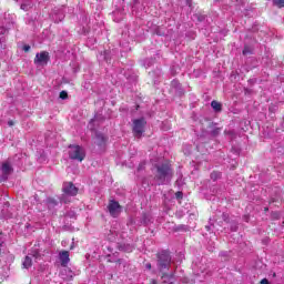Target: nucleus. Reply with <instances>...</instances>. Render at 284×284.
<instances>
[{
	"instance_id": "obj_1",
	"label": "nucleus",
	"mask_w": 284,
	"mask_h": 284,
	"mask_svg": "<svg viewBox=\"0 0 284 284\" xmlns=\"http://www.w3.org/2000/svg\"><path fill=\"white\" fill-rule=\"evenodd\" d=\"M156 258L160 272H165V270H170L172 266V256L170 255V251H161L160 253H156Z\"/></svg>"
},
{
	"instance_id": "obj_2",
	"label": "nucleus",
	"mask_w": 284,
	"mask_h": 284,
	"mask_svg": "<svg viewBox=\"0 0 284 284\" xmlns=\"http://www.w3.org/2000/svg\"><path fill=\"white\" fill-rule=\"evenodd\" d=\"M155 169H156L155 179L158 181H161V183L165 182V179H168V176H172L173 174L171 163L158 164L155 165Z\"/></svg>"
},
{
	"instance_id": "obj_3",
	"label": "nucleus",
	"mask_w": 284,
	"mask_h": 284,
	"mask_svg": "<svg viewBox=\"0 0 284 284\" xmlns=\"http://www.w3.org/2000/svg\"><path fill=\"white\" fill-rule=\"evenodd\" d=\"M69 159H71V161H79L82 163L85 160V151L79 144H70Z\"/></svg>"
},
{
	"instance_id": "obj_4",
	"label": "nucleus",
	"mask_w": 284,
	"mask_h": 284,
	"mask_svg": "<svg viewBox=\"0 0 284 284\" xmlns=\"http://www.w3.org/2000/svg\"><path fill=\"white\" fill-rule=\"evenodd\" d=\"M145 125H148V121H145V118L133 120V136H135L136 139H141L143 136V133L145 132Z\"/></svg>"
},
{
	"instance_id": "obj_5",
	"label": "nucleus",
	"mask_w": 284,
	"mask_h": 284,
	"mask_svg": "<svg viewBox=\"0 0 284 284\" xmlns=\"http://www.w3.org/2000/svg\"><path fill=\"white\" fill-rule=\"evenodd\" d=\"M50 61V53L48 51H41L40 53L36 54L33 63L36 65H48Z\"/></svg>"
},
{
	"instance_id": "obj_6",
	"label": "nucleus",
	"mask_w": 284,
	"mask_h": 284,
	"mask_svg": "<svg viewBox=\"0 0 284 284\" xmlns=\"http://www.w3.org/2000/svg\"><path fill=\"white\" fill-rule=\"evenodd\" d=\"M62 192L67 196H77L79 194V189L74 186V183L65 182L63 184Z\"/></svg>"
},
{
	"instance_id": "obj_7",
	"label": "nucleus",
	"mask_w": 284,
	"mask_h": 284,
	"mask_svg": "<svg viewBox=\"0 0 284 284\" xmlns=\"http://www.w3.org/2000/svg\"><path fill=\"white\" fill-rule=\"evenodd\" d=\"M108 210H109V214L113 216V219H116V216L121 214V204H119L118 201L110 200Z\"/></svg>"
},
{
	"instance_id": "obj_8",
	"label": "nucleus",
	"mask_w": 284,
	"mask_h": 284,
	"mask_svg": "<svg viewBox=\"0 0 284 284\" xmlns=\"http://www.w3.org/2000/svg\"><path fill=\"white\" fill-rule=\"evenodd\" d=\"M1 172L2 174L0 175V181H8V176H10V174L13 172L12 165H10L8 162L2 163Z\"/></svg>"
},
{
	"instance_id": "obj_9",
	"label": "nucleus",
	"mask_w": 284,
	"mask_h": 284,
	"mask_svg": "<svg viewBox=\"0 0 284 284\" xmlns=\"http://www.w3.org/2000/svg\"><path fill=\"white\" fill-rule=\"evenodd\" d=\"M59 258L62 267H68V263H70V252L61 251L59 253Z\"/></svg>"
},
{
	"instance_id": "obj_10",
	"label": "nucleus",
	"mask_w": 284,
	"mask_h": 284,
	"mask_svg": "<svg viewBox=\"0 0 284 284\" xmlns=\"http://www.w3.org/2000/svg\"><path fill=\"white\" fill-rule=\"evenodd\" d=\"M105 141H108L105 139V136L102 133H97L95 134V145H98V148H103V145H105Z\"/></svg>"
},
{
	"instance_id": "obj_11",
	"label": "nucleus",
	"mask_w": 284,
	"mask_h": 284,
	"mask_svg": "<svg viewBox=\"0 0 284 284\" xmlns=\"http://www.w3.org/2000/svg\"><path fill=\"white\" fill-rule=\"evenodd\" d=\"M211 108H213L214 112H222L223 111V104L221 102L213 100L211 102Z\"/></svg>"
},
{
	"instance_id": "obj_12",
	"label": "nucleus",
	"mask_w": 284,
	"mask_h": 284,
	"mask_svg": "<svg viewBox=\"0 0 284 284\" xmlns=\"http://www.w3.org/2000/svg\"><path fill=\"white\" fill-rule=\"evenodd\" d=\"M22 267L23 270H30L32 267V257L27 255L22 262Z\"/></svg>"
},
{
	"instance_id": "obj_13",
	"label": "nucleus",
	"mask_w": 284,
	"mask_h": 284,
	"mask_svg": "<svg viewBox=\"0 0 284 284\" xmlns=\"http://www.w3.org/2000/svg\"><path fill=\"white\" fill-rule=\"evenodd\" d=\"M47 203L49 207H57L59 205V202L54 197H48Z\"/></svg>"
},
{
	"instance_id": "obj_14",
	"label": "nucleus",
	"mask_w": 284,
	"mask_h": 284,
	"mask_svg": "<svg viewBox=\"0 0 284 284\" xmlns=\"http://www.w3.org/2000/svg\"><path fill=\"white\" fill-rule=\"evenodd\" d=\"M175 232H187V226L185 224H180L175 227Z\"/></svg>"
},
{
	"instance_id": "obj_15",
	"label": "nucleus",
	"mask_w": 284,
	"mask_h": 284,
	"mask_svg": "<svg viewBox=\"0 0 284 284\" xmlns=\"http://www.w3.org/2000/svg\"><path fill=\"white\" fill-rule=\"evenodd\" d=\"M221 178V172H217V171H213L211 173V179L212 181H216V179H220Z\"/></svg>"
},
{
	"instance_id": "obj_16",
	"label": "nucleus",
	"mask_w": 284,
	"mask_h": 284,
	"mask_svg": "<svg viewBox=\"0 0 284 284\" xmlns=\"http://www.w3.org/2000/svg\"><path fill=\"white\" fill-rule=\"evenodd\" d=\"M273 3L277 8H284V0H273Z\"/></svg>"
},
{
	"instance_id": "obj_17",
	"label": "nucleus",
	"mask_w": 284,
	"mask_h": 284,
	"mask_svg": "<svg viewBox=\"0 0 284 284\" xmlns=\"http://www.w3.org/2000/svg\"><path fill=\"white\" fill-rule=\"evenodd\" d=\"M60 99H62V100L68 99V91H61L60 92Z\"/></svg>"
},
{
	"instance_id": "obj_18",
	"label": "nucleus",
	"mask_w": 284,
	"mask_h": 284,
	"mask_svg": "<svg viewBox=\"0 0 284 284\" xmlns=\"http://www.w3.org/2000/svg\"><path fill=\"white\" fill-rule=\"evenodd\" d=\"M219 132H221V129H214V130L212 131V135H213V136H216V135L219 134Z\"/></svg>"
},
{
	"instance_id": "obj_19",
	"label": "nucleus",
	"mask_w": 284,
	"mask_h": 284,
	"mask_svg": "<svg viewBox=\"0 0 284 284\" xmlns=\"http://www.w3.org/2000/svg\"><path fill=\"white\" fill-rule=\"evenodd\" d=\"M250 48L248 47H245L244 49H243V54L245 55V54H250Z\"/></svg>"
},
{
	"instance_id": "obj_20",
	"label": "nucleus",
	"mask_w": 284,
	"mask_h": 284,
	"mask_svg": "<svg viewBox=\"0 0 284 284\" xmlns=\"http://www.w3.org/2000/svg\"><path fill=\"white\" fill-rule=\"evenodd\" d=\"M175 196L176 199H183V192H176Z\"/></svg>"
},
{
	"instance_id": "obj_21",
	"label": "nucleus",
	"mask_w": 284,
	"mask_h": 284,
	"mask_svg": "<svg viewBox=\"0 0 284 284\" xmlns=\"http://www.w3.org/2000/svg\"><path fill=\"white\" fill-rule=\"evenodd\" d=\"M162 278H172V275L168 273H162Z\"/></svg>"
},
{
	"instance_id": "obj_22",
	"label": "nucleus",
	"mask_w": 284,
	"mask_h": 284,
	"mask_svg": "<svg viewBox=\"0 0 284 284\" xmlns=\"http://www.w3.org/2000/svg\"><path fill=\"white\" fill-rule=\"evenodd\" d=\"M23 51H24V52H30V45H29V44H26V45L23 47Z\"/></svg>"
},
{
	"instance_id": "obj_23",
	"label": "nucleus",
	"mask_w": 284,
	"mask_h": 284,
	"mask_svg": "<svg viewBox=\"0 0 284 284\" xmlns=\"http://www.w3.org/2000/svg\"><path fill=\"white\" fill-rule=\"evenodd\" d=\"M261 284H270V281H268L267 278H263V280L261 281Z\"/></svg>"
},
{
	"instance_id": "obj_24",
	"label": "nucleus",
	"mask_w": 284,
	"mask_h": 284,
	"mask_svg": "<svg viewBox=\"0 0 284 284\" xmlns=\"http://www.w3.org/2000/svg\"><path fill=\"white\" fill-rule=\"evenodd\" d=\"M0 34H6V28L0 27Z\"/></svg>"
},
{
	"instance_id": "obj_25",
	"label": "nucleus",
	"mask_w": 284,
	"mask_h": 284,
	"mask_svg": "<svg viewBox=\"0 0 284 284\" xmlns=\"http://www.w3.org/2000/svg\"><path fill=\"white\" fill-rule=\"evenodd\" d=\"M20 8H21V10H24V11H26V10H28V4H21Z\"/></svg>"
},
{
	"instance_id": "obj_26",
	"label": "nucleus",
	"mask_w": 284,
	"mask_h": 284,
	"mask_svg": "<svg viewBox=\"0 0 284 284\" xmlns=\"http://www.w3.org/2000/svg\"><path fill=\"white\" fill-rule=\"evenodd\" d=\"M12 125H14V121L10 120V121L8 122V126H9V128H12Z\"/></svg>"
},
{
	"instance_id": "obj_27",
	"label": "nucleus",
	"mask_w": 284,
	"mask_h": 284,
	"mask_svg": "<svg viewBox=\"0 0 284 284\" xmlns=\"http://www.w3.org/2000/svg\"><path fill=\"white\" fill-rule=\"evenodd\" d=\"M145 267H146V270H152V264L151 263H146Z\"/></svg>"
},
{
	"instance_id": "obj_28",
	"label": "nucleus",
	"mask_w": 284,
	"mask_h": 284,
	"mask_svg": "<svg viewBox=\"0 0 284 284\" xmlns=\"http://www.w3.org/2000/svg\"><path fill=\"white\" fill-rule=\"evenodd\" d=\"M150 284H156V280H150Z\"/></svg>"
},
{
	"instance_id": "obj_29",
	"label": "nucleus",
	"mask_w": 284,
	"mask_h": 284,
	"mask_svg": "<svg viewBox=\"0 0 284 284\" xmlns=\"http://www.w3.org/2000/svg\"><path fill=\"white\" fill-rule=\"evenodd\" d=\"M273 276H276V273H274Z\"/></svg>"
},
{
	"instance_id": "obj_30",
	"label": "nucleus",
	"mask_w": 284,
	"mask_h": 284,
	"mask_svg": "<svg viewBox=\"0 0 284 284\" xmlns=\"http://www.w3.org/2000/svg\"><path fill=\"white\" fill-rule=\"evenodd\" d=\"M284 223V222H283Z\"/></svg>"
}]
</instances>
